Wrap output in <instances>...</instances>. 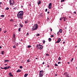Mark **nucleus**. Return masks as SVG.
I'll return each instance as SVG.
<instances>
[{
	"label": "nucleus",
	"instance_id": "obj_11",
	"mask_svg": "<svg viewBox=\"0 0 77 77\" xmlns=\"http://www.w3.org/2000/svg\"><path fill=\"white\" fill-rule=\"evenodd\" d=\"M63 18H64V21H65L66 20H67V18H66V17H63Z\"/></svg>",
	"mask_w": 77,
	"mask_h": 77
},
{
	"label": "nucleus",
	"instance_id": "obj_5",
	"mask_svg": "<svg viewBox=\"0 0 77 77\" xmlns=\"http://www.w3.org/2000/svg\"><path fill=\"white\" fill-rule=\"evenodd\" d=\"M37 47H38V49H42L43 48V46L42 45H37Z\"/></svg>",
	"mask_w": 77,
	"mask_h": 77
},
{
	"label": "nucleus",
	"instance_id": "obj_51",
	"mask_svg": "<svg viewBox=\"0 0 77 77\" xmlns=\"http://www.w3.org/2000/svg\"><path fill=\"white\" fill-rule=\"evenodd\" d=\"M2 31V28H0V32H1Z\"/></svg>",
	"mask_w": 77,
	"mask_h": 77
},
{
	"label": "nucleus",
	"instance_id": "obj_36",
	"mask_svg": "<svg viewBox=\"0 0 77 77\" xmlns=\"http://www.w3.org/2000/svg\"><path fill=\"white\" fill-rule=\"evenodd\" d=\"M20 69H22L23 68V67L22 66H20Z\"/></svg>",
	"mask_w": 77,
	"mask_h": 77
},
{
	"label": "nucleus",
	"instance_id": "obj_8",
	"mask_svg": "<svg viewBox=\"0 0 77 77\" xmlns=\"http://www.w3.org/2000/svg\"><path fill=\"white\" fill-rule=\"evenodd\" d=\"M52 5V4L51 3H50L49 5V9H51V5Z\"/></svg>",
	"mask_w": 77,
	"mask_h": 77
},
{
	"label": "nucleus",
	"instance_id": "obj_15",
	"mask_svg": "<svg viewBox=\"0 0 77 77\" xmlns=\"http://www.w3.org/2000/svg\"><path fill=\"white\" fill-rule=\"evenodd\" d=\"M21 70L20 69H18L17 71V72H21Z\"/></svg>",
	"mask_w": 77,
	"mask_h": 77
},
{
	"label": "nucleus",
	"instance_id": "obj_19",
	"mask_svg": "<svg viewBox=\"0 0 77 77\" xmlns=\"http://www.w3.org/2000/svg\"><path fill=\"white\" fill-rule=\"evenodd\" d=\"M59 32L60 33H62V29H60Z\"/></svg>",
	"mask_w": 77,
	"mask_h": 77
},
{
	"label": "nucleus",
	"instance_id": "obj_59",
	"mask_svg": "<svg viewBox=\"0 0 77 77\" xmlns=\"http://www.w3.org/2000/svg\"><path fill=\"white\" fill-rule=\"evenodd\" d=\"M47 67H48H48H49V65H48V66H47Z\"/></svg>",
	"mask_w": 77,
	"mask_h": 77
},
{
	"label": "nucleus",
	"instance_id": "obj_63",
	"mask_svg": "<svg viewBox=\"0 0 77 77\" xmlns=\"http://www.w3.org/2000/svg\"><path fill=\"white\" fill-rule=\"evenodd\" d=\"M75 48H77V46H75Z\"/></svg>",
	"mask_w": 77,
	"mask_h": 77
},
{
	"label": "nucleus",
	"instance_id": "obj_6",
	"mask_svg": "<svg viewBox=\"0 0 77 77\" xmlns=\"http://www.w3.org/2000/svg\"><path fill=\"white\" fill-rule=\"evenodd\" d=\"M24 14V12H23L22 11H20L18 13V14H19L20 15H22L23 16V14Z\"/></svg>",
	"mask_w": 77,
	"mask_h": 77
},
{
	"label": "nucleus",
	"instance_id": "obj_34",
	"mask_svg": "<svg viewBox=\"0 0 77 77\" xmlns=\"http://www.w3.org/2000/svg\"><path fill=\"white\" fill-rule=\"evenodd\" d=\"M55 66H58V65H57V64L56 63L55 64Z\"/></svg>",
	"mask_w": 77,
	"mask_h": 77
},
{
	"label": "nucleus",
	"instance_id": "obj_24",
	"mask_svg": "<svg viewBox=\"0 0 77 77\" xmlns=\"http://www.w3.org/2000/svg\"><path fill=\"white\" fill-rule=\"evenodd\" d=\"M2 4V2H0V8H2V6H1V5Z\"/></svg>",
	"mask_w": 77,
	"mask_h": 77
},
{
	"label": "nucleus",
	"instance_id": "obj_53",
	"mask_svg": "<svg viewBox=\"0 0 77 77\" xmlns=\"http://www.w3.org/2000/svg\"><path fill=\"white\" fill-rule=\"evenodd\" d=\"M47 19H48V20H48H48H49V18H48V17H47Z\"/></svg>",
	"mask_w": 77,
	"mask_h": 77
},
{
	"label": "nucleus",
	"instance_id": "obj_32",
	"mask_svg": "<svg viewBox=\"0 0 77 77\" xmlns=\"http://www.w3.org/2000/svg\"><path fill=\"white\" fill-rule=\"evenodd\" d=\"M13 48H16V46H15V45H14L13 46Z\"/></svg>",
	"mask_w": 77,
	"mask_h": 77
},
{
	"label": "nucleus",
	"instance_id": "obj_52",
	"mask_svg": "<svg viewBox=\"0 0 77 77\" xmlns=\"http://www.w3.org/2000/svg\"><path fill=\"white\" fill-rule=\"evenodd\" d=\"M47 13L48 14H50V12H49V11H48Z\"/></svg>",
	"mask_w": 77,
	"mask_h": 77
},
{
	"label": "nucleus",
	"instance_id": "obj_28",
	"mask_svg": "<svg viewBox=\"0 0 77 77\" xmlns=\"http://www.w3.org/2000/svg\"><path fill=\"white\" fill-rule=\"evenodd\" d=\"M10 21H11V22H13V21H14V20H13V19L10 20Z\"/></svg>",
	"mask_w": 77,
	"mask_h": 77
},
{
	"label": "nucleus",
	"instance_id": "obj_9",
	"mask_svg": "<svg viewBox=\"0 0 77 77\" xmlns=\"http://www.w3.org/2000/svg\"><path fill=\"white\" fill-rule=\"evenodd\" d=\"M61 41V39H60V38H59L58 39L57 41L55 42V43H59Z\"/></svg>",
	"mask_w": 77,
	"mask_h": 77
},
{
	"label": "nucleus",
	"instance_id": "obj_64",
	"mask_svg": "<svg viewBox=\"0 0 77 77\" xmlns=\"http://www.w3.org/2000/svg\"><path fill=\"white\" fill-rule=\"evenodd\" d=\"M15 26H17V25H15Z\"/></svg>",
	"mask_w": 77,
	"mask_h": 77
},
{
	"label": "nucleus",
	"instance_id": "obj_50",
	"mask_svg": "<svg viewBox=\"0 0 77 77\" xmlns=\"http://www.w3.org/2000/svg\"><path fill=\"white\" fill-rule=\"evenodd\" d=\"M1 68L2 69H5V68H3L2 67H1Z\"/></svg>",
	"mask_w": 77,
	"mask_h": 77
},
{
	"label": "nucleus",
	"instance_id": "obj_27",
	"mask_svg": "<svg viewBox=\"0 0 77 77\" xmlns=\"http://www.w3.org/2000/svg\"><path fill=\"white\" fill-rule=\"evenodd\" d=\"M18 31H19V32H21V28H19Z\"/></svg>",
	"mask_w": 77,
	"mask_h": 77
},
{
	"label": "nucleus",
	"instance_id": "obj_7",
	"mask_svg": "<svg viewBox=\"0 0 77 77\" xmlns=\"http://www.w3.org/2000/svg\"><path fill=\"white\" fill-rule=\"evenodd\" d=\"M11 68V67L10 66H9L8 67H4V69H5V70H6V69H9V68Z\"/></svg>",
	"mask_w": 77,
	"mask_h": 77
},
{
	"label": "nucleus",
	"instance_id": "obj_25",
	"mask_svg": "<svg viewBox=\"0 0 77 77\" xmlns=\"http://www.w3.org/2000/svg\"><path fill=\"white\" fill-rule=\"evenodd\" d=\"M63 18V17H61L60 18V21L62 20V19Z\"/></svg>",
	"mask_w": 77,
	"mask_h": 77
},
{
	"label": "nucleus",
	"instance_id": "obj_46",
	"mask_svg": "<svg viewBox=\"0 0 77 77\" xmlns=\"http://www.w3.org/2000/svg\"><path fill=\"white\" fill-rule=\"evenodd\" d=\"M27 36H29V33H27Z\"/></svg>",
	"mask_w": 77,
	"mask_h": 77
},
{
	"label": "nucleus",
	"instance_id": "obj_31",
	"mask_svg": "<svg viewBox=\"0 0 77 77\" xmlns=\"http://www.w3.org/2000/svg\"><path fill=\"white\" fill-rule=\"evenodd\" d=\"M1 17H5V16L3 15H1Z\"/></svg>",
	"mask_w": 77,
	"mask_h": 77
},
{
	"label": "nucleus",
	"instance_id": "obj_18",
	"mask_svg": "<svg viewBox=\"0 0 77 77\" xmlns=\"http://www.w3.org/2000/svg\"><path fill=\"white\" fill-rule=\"evenodd\" d=\"M20 26L21 27H23V25H22V24H21V23H20L19 24Z\"/></svg>",
	"mask_w": 77,
	"mask_h": 77
},
{
	"label": "nucleus",
	"instance_id": "obj_2",
	"mask_svg": "<svg viewBox=\"0 0 77 77\" xmlns=\"http://www.w3.org/2000/svg\"><path fill=\"white\" fill-rule=\"evenodd\" d=\"M9 3L11 6H13L15 4V2L14 0H10Z\"/></svg>",
	"mask_w": 77,
	"mask_h": 77
},
{
	"label": "nucleus",
	"instance_id": "obj_3",
	"mask_svg": "<svg viewBox=\"0 0 77 77\" xmlns=\"http://www.w3.org/2000/svg\"><path fill=\"white\" fill-rule=\"evenodd\" d=\"M43 72H44V71H43V70H42L40 71V77H42V76L44 75V74L43 73Z\"/></svg>",
	"mask_w": 77,
	"mask_h": 77
},
{
	"label": "nucleus",
	"instance_id": "obj_30",
	"mask_svg": "<svg viewBox=\"0 0 77 77\" xmlns=\"http://www.w3.org/2000/svg\"><path fill=\"white\" fill-rule=\"evenodd\" d=\"M30 60H28L27 61V63H29V62H30Z\"/></svg>",
	"mask_w": 77,
	"mask_h": 77
},
{
	"label": "nucleus",
	"instance_id": "obj_41",
	"mask_svg": "<svg viewBox=\"0 0 77 77\" xmlns=\"http://www.w3.org/2000/svg\"><path fill=\"white\" fill-rule=\"evenodd\" d=\"M7 32V31H4V33H6Z\"/></svg>",
	"mask_w": 77,
	"mask_h": 77
},
{
	"label": "nucleus",
	"instance_id": "obj_45",
	"mask_svg": "<svg viewBox=\"0 0 77 77\" xmlns=\"http://www.w3.org/2000/svg\"><path fill=\"white\" fill-rule=\"evenodd\" d=\"M45 12H47V9H46L45 10Z\"/></svg>",
	"mask_w": 77,
	"mask_h": 77
},
{
	"label": "nucleus",
	"instance_id": "obj_17",
	"mask_svg": "<svg viewBox=\"0 0 77 77\" xmlns=\"http://www.w3.org/2000/svg\"><path fill=\"white\" fill-rule=\"evenodd\" d=\"M43 15V14H42V13H41V14H40V16L41 17H42V18H43V15Z\"/></svg>",
	"mask_w": 77,
	"mask_h": 77
},
{
	"label": "nucleus",
	"instance_id": "obj_35",
	"mask_svg": "<svg viewBox=\"0 0 77 77\" xmlns=\"http://www.w3.org/2000/svg\"><path fill=\"white\" fill-rule=\"evenodd\" d=\"M65 2V0H61V2Z\"/></svg>",
	"mask_w": 77,
	"mask_h": 77
},
{
	"label": "nucleus",
	"instance_id": "obj_38",
	"mask_svg": "<svg viewBox=\"0 0 77 77\" xmlns=\"http://www.w3.org/2000/svg\"><path fill=\"white\" fill-rule=\"evenodd\" d=\"M39 36V34H37L36 35L37 36Z\"/></svg>",
	"mask_w": 77,
	"mask_h": 77
},
{
	"label": "nucleus",
	"instance_id": "obj_47",
	"mask_svg": "<svg viewBox=\"0 0 77 77\" xmlns=\"http://www.w3.org/2000/svg\"><path fill=\"white\" fill-rule=\"evenodd\" d=\"M38 24H40V22L38 21Z\"/></svg>",
	"mask_w": 77,
	"mask_h": 77
},
{
	"label": "nucleus",
	"instance_id": "obj_26",
	"mask_svg": "<svg viewBox=\"0 0 77 77\" xmlns=\"http://www.w3.org/2000/svg\"><path fill=\"white\" fill-rule=\"evenodd\" d=\"M58 60H61V58H60V57H59V58H58Z\"/></svg>",
	"mask_w": 77,
	"mask_h": 77
},
{
	"label": "nucleus",
	"instance_id": "obj_42",
	"mask_svg": "<svg viewBox=\"0 0 77 77\" xmlns=\"http://www.w3.org/2000/svg\"><path fill=\"white\" fill-rule=\"evenodd\" d=\"M60 63H61V62H59L58 63V64H60Z\"/></svg>",
	"mask_w": 77,
	"mask_h": 77
},
{
	"label": "nucleus",
	"instance_id": "obj_16",
	"mask_svg": "<svg viewBox=\"0 0 77 77\" xmlns=\"http://www.w3.org/2000/svg\"><path fill=\"white\" fill-rule=\"evenodd\" d=\"M1 53L3 55V54H5V51H2Z\"/></svg>",
	"mask_w": 77,
	"mask_h": 77
},
{
	"label": "nucleus",
	"instance_id": "obj_29",
	"mask_svg": "<svg viewBox=\"0 0 77 77\" xmlns=\"http://www.w3.org/2000/svg\"><path fill=\"white\" fill-rule=\"evenodd\" d=\"M5 9L6 10H9V8L7 7V8H6Z\"/></svg>",
	"mask_w": 77,
	"mask_h": 77
},
{
	"label": "nucleus",
	"instance_id": "obj_60",
	"mask_svg": "<svg viewBox=\"0 0 77 77\" xmlns=\"http://www.w3.org/2000/svg\"><path fill=\"white\" fill-rule=\"evenodd\" d=\"M7 65H8V64H5V66H7Z\"/></svg>",
	"mask_w": 77,
	"mask_h": 77
},
{
	"label": "nucleus",
	"instance_id": "obj_48",
	"mask_svg": "<svg viewBox=\"0 0 77 77\" xmlns=\"http://www.w3.org/2000/svg\"><path fill=\"white\" fill-rule=\"evenodd\" d=\"M51 37H54V36L53 35H52L51 36Z\"/></svg>",
	"mask_w": 77,
	"mask_h": 77
},
{
	"label": "nucleus",
	"instance_id": "obj_14",
	"mask_svg": "<svg viewBox=\"0 0 77 77\" xmlns=\"http://www.w3.org/2000/svg\"><path fill=\"white\" fill-rule=\"evenodd\" d=\"M41 1H39L38 2V5H40L41 4Z\"/></svg>",
	"mask_w": 77,
	"mask_h": 77
},
{
	"label": "nucleus",
	"instance_id": "obj_62",
	"mask_svg": "<svg viewBox=\"0 0 77 77\" xmlns=\"http://www.w3.org/2000/svg\"><path fill=\"white\" fill-rule=\"evenodd\" d=\"M65 42H63V44H65Z\"/></svg>",
	"mask_w": 77,
	"mask_h": 77
},
{
	"label": "nucleus",
	"instance_id": "obj_58",
	"mask_svg": "<svg viewBox=\"0 0 77 77\" xmlns=\"http://www.w3.org/2000/svg\"><path fill=\"white\" fill-rule=\"evenodd\" d=\"M55 75V76H57V74H56Z\"/></svg>",
	"mask_w": 77,
	"mask_h": 77
},
{
	"label": "nucleus",
	"instance_id": "obj_20",
	"mask_svg": "<svg viewBox=\"0 0 77 77\" xmlns=\"http://www.w3.org/2000/svg\"><path fill=\"white\" fill-rule=\"evenodd\" d=\"M5 62H9V60H5Z\"/></svg>",
	"mask_w": 77,
	"mask_h": 77
},
{
	"label": "nucleus",
	"instance_id": "obj_23",
	"mask_svg": "<svg viewBox=\"0 0 77 77\" xmlns=\"http://www.w3.org/2000/svg\"><path fill=\"white\" fill-rule=\"evenodd\" d=\"M31 47H32V46H30V45H28V48H30Z\"/></svg>",
	"mask_w": 77,
	"mask_h": 77
},
{
	"label": "nucleus",
	"instance_id": "obj_33",
	"mask_svg": "<svg viewBox=\"0 0 77 77\" xmlns=\"http://www.w3.org/2000/svg\"><path fill=\"white\" fill-rule=\"evenodd\" d=\"M14 38H15V35L14 34Z\"/></svg>",
	"mask_w": 77,
	"mask_h": 77
},
{
	"label": "nucleus",
	"instance_id": "obj_56",
	"mask_svg": "<svg viewBox=\"0 0 77 77\" xmlns=\"http://www.w3.org/2000/svg\"><path fill=\"white\" fill-rule=\"evenodd\" d=\"M68 64H69V62H68L67 63Z\"/></svg>",
	"mask_w": 77,
	"mask_h": 77
},
{
	"label": "nucleus",
	"instance_id": "obj_43",
	"mask_svg": "<svg viewBox=\"0 0 77 77\" xmlns=\"http://www.w3.org/2000/svg\"><path fill=\"white\" fill-rule=\"evenodd\" d=\"M73 60H74V58H72V60H71V62H72V61Z\"/></svg>",
	"mask_w": 77,
	"mask_h": 77
},
{
	"label": "nucleus",
	"instance_id": "obj_37",
	"mask_svg": "<svg viewBox=\"0 0 77 77\" xmlns=\"http://www.w3.org/2000/svg\"><path fill=\"white\" fill-rule=\"evenodd\" d=\"M14 9L15 10H16L17 9V7H15L14 8Z\"/></svg>",
	"mask_w": 77,
	"mask_h": 77
},
{
	"label": "nucleus",
	"instance_id": "obj_21",
	"mask_svg": "<svg viewBox=\"0 0 77 77\" xmlns=\"http://www.w3.org/2000/svg\"><path fill=\"white\" fill-rule=\"evenodd\" d=\"M27 75H28V74H25L24 75V77H27Z\"/></svg>",
	"mask_w": 77,
	"mask_h": 77
},
{
	"label": "nucleus",
	"instance_id": "obj_22",
	"mask_svg": "<svg viewBox=\"0 0 77 77\" xmlns=\"http://www.w3.org/2000/svg\"><path fill=\"white\" fill-rule=\"evenodd\" d=\"M51 38H49V42H51Z\"/></svg>",
	"mask_w": 77,
	"mask_h": 77
},
{
	"label": "nucleus",
	"instance_id": "obj_55",
	"mask_svg": "<svg viewBox=\"0 0 77 77\" xmlns=\"http://www.w3.org/2000/svg\"><path fill=\"white\" fill-rule=\"evenodd\" d=\"M2 48V46H0V49Z\"/></svg>",
	"mask_w": 77,
	"mask_h": 77
},
{
	"label": "nucleus",
	"instance_id": "obj_57",
	"mask_svg": "<svg viewBox=\"0 0 77 77\" xmlns=\"http://www.w3.org/2000/svg\"><path fill=\"white\" fill-rule=\"evenodd\" d=\"M42 64H43V65H44V62H43V63Z\"/></svg>",
	"mask_w": 77,
	"mask_h": 77
},
{
	"label": "nucleus",
	"instance_id": "obj_12",
	"mask_svg": "<svg viewBox=\"0 0 77 77\" xmlns=\"http://www.w3.org/2000/svg\"><path fill=\"white\" fill-rule=\"evenodd\" d=\"M28 23H29V20H28L25 21V24H27Z\"/></svg>",
	"mask_w": 77,
	"mask_h": 77
},
{
	"label": "nucleus",
	"instance_id": "obj_1",
	"mask_svg": "<svg viewBox=\"0 0 77 77\" xmlns=\"http://www.w3.org/2000/svg\"><path fill=\"white\" fill-rule=\"evenodd\" d=\"M38 28V25L37 24H35L33 27V28L32 29L33 31L35 30H37Z\"/></svg>",
	"mask_w": 77,
	"mask_h": 77
},
{
	"label": "nucleus",
	"instance_id": "obj_10",
	"mask_svg": "<svg viewBox=\"0 0 77 77\" xmlns=\"http://www.w3.org/2000/svg\"><path fill=\"white\" fill-rule=\"evenodd\" d=\"M64 74L65 76H66L67 77H69V76H68V73H67V72H66L64 73Z\"/></svg>",
	"mask_w": 77,
	"mask_h": 77
},
{
	"label": "nucleus",
	"instance_id": "obj_44",
	"mask_svg": "<svg viewBox=\"0 0 77 77\" xmlns=\"http://www.w3.org/2000/svg\"><path fill=\"white\" fill-rule=\"evenodd\" d=\"M60 33H59V32H58L57 33V35H59Z\"/></svg>",
	"mask_w": 77,
	"mask_h": 77
},
{
	"label": "nucleus",
	"instance_id": "obj_40",
	"mask_svg": "<svg viewBox=\"0 0 77 77\" xmlns=\"http://www.w3.org/2000/svg\"><path fill=\"white\" fill-rule=\"evenodd\" d=\"M45 41L43 40V44H45Z\"/></svg>",
	"mask_w": 77,
	"mask_h": 77
},
{
	"label": "nucleus",
	"instance_id": "obj_39",
	"mask_svg": "<svg viewBox=\"0 0 77 77\" xmlns=\"http://www.w3.org/2000/svg\"><path fill=\"white\" fill-rule=\"evenodd\" d=\"M46 56H49V54H46Z\"/></svg>",
	"mask_w": 77,
	"mask_h": 77
},
{
	"label": "nucleus",
	"instance_id": "obj_61",
	"mask_svg": "<svg viewBox=\"0 0 77 77\" xmlns=\"http://www.w3.org/2000/svg\"><path fill=\"white\" fill-rule=\"evenodd\" d=\"M21 7H22V8H23V6L22 5V6H21Z\"/></svg>",
	"mask_w": 77,
	"mask_h": 77
},
{
	"label": "nucleus",
	"instance_id": "obj_54",
	"mask_svg": "<svg viewBox=\"0 0 77 77\" xmlns=\"http://www.w3.org/2000/svg\"><path fill=\"white\" fill-rule=\"evenodd\" d=\"M50 30H51V32H52V29H50Z\"/></svg>",
	"mask_w": 77,
	"mask_h": 77
},
{
	"label": "nucleus",
	"instance_id": "obj_13",
	"mask_svg": "<svg viewBox=\"0 0 77 77\" xmlns=\"http://www.w3.org/2000/svg\"><path fill=\"white\" fill-rule=\"evenodd\" d=\"M9 75H10L11 77H13V75L12 74V73L10 72L9 73Z\"/></svg>",
	"mask_w": 77,
	"mask_h": 77
},
{
	"label": "nucleus",
	"instance_id": "obj_4",
	"mask_svg": "<svg viewBox=\"0 0 77 77\" xmlns=\"http://www.w3.org/2000/svg\"><path fill=\"white\" fill-rule=\"evenodd\" d=\"M17 16L18 18H20V19H21V20H22V19H23V16L17 14Z\"/></svg>",
	"mask_w": 77,
	"mask_h": 77
},
{
	"label": "nucleus",
	"instance_id": "obj_49",
	"mask_svg": "<svg viewBox=\"0 0 77 77\" xmlns=\"http://www.w3.org/2000/svg\"><path fill=\"white\" fill-rule=\"evenodd\" d=\"M74 14H76V12L74 11Z\"/></svg>",
	"mask_w": 77,
	"mask_h": 77
}]
</instances>
